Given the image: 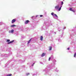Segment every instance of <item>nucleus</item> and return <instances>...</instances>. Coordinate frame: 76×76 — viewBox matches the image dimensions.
<instances>
[{
	"label": "nucleus",
	"instance_id": "nucleus-1",
	"mask_svg": "<svg viewBox=\"0 0 76 76\" xmlns=\"http://www.w3.org/2000/svg\"><path fill=\"white\" fill-rule=\"evenodd\" d=\"M55 9H58V11H60V10H61V7H60V8H59V5H58L57 6H56L55 7Z\"/></svg>",
	"mask_w": 76,
	"mask_h": 76
},
{
	"label": "nucleus",
	"instance_id": "nucleus-2",
	"mask_svg": "<svg viewBox=\"0 0 76 76\" xmlns=\"http://www.w3.org/2000/svg\"><path fill=\"white\" fill-rule=\"evenodd\" d=\"M15 22H16V19H13L11 21V23H15Z\"/></svg>",
	"mask_w": 76,
	"mask_h": 76
},
{
	"label": "nucleus",
	"instance_id": "nucleus-3",
	"mask_svg": "<svg viewBox=\"0 0 76 76\" xmlns=\"http://www.w3.org/2000/svg\"><path fill=\"white\" fill-rule=\"evenodd\" d=\"M14 42V40H13L12 41H11L10 42H8L7 44H11V43H12V42Z\"/></svg>",
	"mask_w": 76,
	"mask_h": 76
},
{
	"label": "nucleus",
	"instance_id": "nucleus-4",
	"mask_svg": "<svg viewBox=\"0 0 76 76\" xmlns=\"http://www.w3.org/2000/svg\"><path fill=\"white\" fill-rule=\"evenodd\" d=\"M29 22V20H26L25 21V23L26 24H27Z\"/></svg>",
	"mask_w": 76,
	"mask_h": 76
},
{
	"label": "nucleus",
	"instance_id": "nucleus-5",
	"mask_svg": "<svg viewBox=\"0 0 76 76\" xmlns=\"http://www.w3.org/2000/svg\"><path fill=\"white\" fill-rule=\"evenodd\" d=\"M40 39L41 41H42V40H43V37H42V36H41L40 37Z\"/></svg>",
	"mask_w": 76,
	"mask_h": 76
},
{
	"label": "nucleus",
	"instance_id": "nucleus-6",
	"mask_svg": "<svg viewBox=\"0 0 76 76\" xmlns=\"http://www.w3.org/2000/svg\"><path fill=\"white\" fill-rule=\"evenodd\" d=\"M49 51H50V50H51L52 49V47L51 46H50L49 47Z\"/></svg>",
	"mask_w": 76,
	"mask_h": 76
},
{
	"label": "nucleus",
	"instance_id": "nucleus-7",
	"mask_svg": "<svg viewBox=\"0 0 76 76\" xmlns=\"http://www.w3.org/2000/svg\"><path fill=\"white\" fill-rule=\"evenodd\" d=\"M45 53H43V54L41 56L42 57H44V56H45Z\"/></svg>",
	"mask_w": 76,
	"mask_h": 76
},
{
	"label": "nucleus",
	"instance_id": "nucleus-8",
	"mask_svg": "<svg viewBox=\"0 0 76 76\" xmlns=\"http://www.w3.org/2000/svg\"><path fill=\"white\" fill-rule=\"evenodd\" d=\"M31 39H30L29 40V41H28V44H29V43H30V42L31 41Z\"/></svg>",
	"mask_w": 76,
	"mask_h": 76
},
{
	"label": "nucleus",
	"instance_id": "nucleus-9",
	"mask_svg": "<svg viewBox=\"0 0 76 76\" xmlns=\"http://www.w3.org/2000/svg\"><path fill=\"white\" fill-rule=\"evenodd\" d=\"M11 27H14V26H16L15 25H12L11 26Z\"/></svg>",
	"mask_w": 76,
	"mask_h": 76
},
{
	"label": "nucleus",
	"instance_id": "nucleus-10",
	"mask_svg": "<svg viewBox=\"0 0 76 76\" xmlns=\"http://www.w3.org/2000/svg\"><path fill=\"white\" fill-rule=\"evenodd\" d=\"M13 32H14V30L13 29H12L11 30V32L12 34H13Z\"/></svg>",
	"mask_w": 76,
	"mask_h": 76
},
{
	"label": "nucleus",
	"instance_id": "nucleus-11",
	"mask_svg": "<svg viewBox=\"0 0 76 76\" xmlns=\"http://www.w3.org/2000/svg\"><path fill=\"white\" fill-rule=\"evenodd\" d=\"M54 15L55 16H56V18H58V16H57V15L56 14H54Z\"/></svg>",
	"mask_w": 76,
	"mask_h": 76
},
{
	"label": "nucleus",
	"instance_id": "nucleus-12",
	"mask_svg": "<svg viewBox=\"0 0 76 76\" xmlns=\"http://www.w3.org/2000/svg\"><path fill=\"white\" fill-rule=\"evenodd\" d=\"M69 10H70V11H72V8H69Z\"/></svg>",
	"mask_w": 76,
	"mask_h": 76
},
{
	"label": "nucleus",
	"instance_id": "nucleus-13",
	"mask_svg": "<svg viewBox=\"0 0 76 76\" xmlns=\"http://www.w3.org/2000/svg\"><path fill=\"white\" fill-rule=\"evenodd\" d=\"M12 76V74H9L8 75H7V76Z\"/></svg>",
	"mask_w": 76,
	"mask_h": 76
},
{
	"label": "nucleus",
	"instance_id": "nucleus-14",
	"mask_svg": "<svg viewBox=\"0 0 76 76\" xmlns=\"http://www.w3.org/2000/svg\"><path fill=\"white\" fill-rule=\"evenodd\" d=\"M76 53H75V54L74 55V57H76Z\"/></svg>",
	"mask_w": 76,
	"mask_h": 76
},
{
	"label": "nucleus",
	"instance_id": "nucleus-15",
	"mask_svg": "<svg viewBox=\"0 0 76 76\" xmlns=\"http://www.w3.org/2000/svg\"><path fill=\"white\" fill-rule=\"evenodd\" d=\"M51 15H52V16H53V15H54V12H52L51 13Z\"/></svg>",
	"mask_w": 76,
	"mask_h": 76
},
{
	"label": "nucleus",
	"instance_id": "nucleus-16",
	"mask_svg": "<svg viewBox=\"0 0 76 76\" xmlns=\"http://www.w3.org/2000/svg\"><path fill=\"white\" fill-rule=\"evenodd\" d=\"M10 41V39H7V42H9Z\"/></svg>",
	"mask_w": 76,
	"mask_h": 76
},
{
	"label": "nucleus",
	"instance_id": "nucleus-17",
	"mask_svg": "<svg viewBox=\"0 0 76 76\" xmlns=\"http://www.w3.org/2000/svg\"><path fill=\"white\" fill-rule=\"evenodd\" d=\"M50 60H51V58L50 57L49 58L48 61H50Z\"/></svg>",
	"mask_w": 76,
	"mask_h": 76
},
{
	"label": "nucleus",
	"instance_id": "nucleus-18",
	"mask_svg": "<svg viewBox=\"0 0 76 76\" xmlns=\"http://www.w3.org/2000/svg\"><path fill=\"white\" fill-rule=\"evenodd\" d=\"M64 3H63V1H62L61 2V4H62V5H63V4Z\"/></svg>",
	"mask_w": 76,
	"mask_h": 76
},
{
	"label": "nucleus",
	"instance_id": "nucleus-19",
	"mask_svg": "<svg viewBox=\"0 0 76 76\" xmlns=\"http://www.w3.org/2000/svg\"><path fill=\"white\" fill-rule=\"evenodd\" d=\"M40 17H42V16H43V15H40Z\"/></svg>",
	"mask_w": 76,
	"mask_h": 76
},
{
	"label": "nucleus",
	"instance_id": "nucleus-20",
	"mask_svg": "<svg viewBox=\"0 0 76 76\" xmlns=\"http://www.w3.org/2000/svg\"><path fill=\"white\" fill-rule=\"evenodd\" d=\"M72 12H75V10H72Z\"/></svg>",
	"mask_w": 76,
	"mask_h": 76
},
{
	"label": "nucleus",
	"instance_id": "nucleus-21",
	"mask_svg": "<svg viewBox=\"0 0 76 76\" xmlns=\"http://www.w3.org/2000/svg\"><path fill=\"white\" fill-rule=\"evenodd\" d=\"M29 75V73L27 74V75Z\"/></svg>",
	"mask_w": 76,
	"mask_h": 76
},
{
	"label": "nucleus",
	"instance_id": "nucleus-22",
	"mask_svg": "<svg viewBox=\"0 0 76 76\" xmlns=\"http://www.w3.org/2000/svg\"><path fill=\"white\" fill-rule=\"evenodd\" d=\"M70 49V48H67V50H68Z\"/></svg>",
	"mask_w": 76,
	"mask_h": 76
},
{
	"label": "nucleus",
	"instance_id": "nucleus-23",
	"mask_svg": "<svg viewBox=\"0 0 76 76\" xmlns=\"http://www.w3.org/2000/svg\"><path fill=\"white\" fill-rule=\"evenodd\" d=\"M34 64H35V63H33V64L32 65V66H34Z\"/></svg>",
	"mask_w": 76,
	"mask_h": 76
},
{
	"label": "nucleus",
	"instance_id": "nucleus-24",
	"mask_svg": "<svg viewBox=\"0 0 76 76\" xmlns=\"http://www.w3.org/2000/svg\"><path fill=\"white\" fill-rule=\"evenodd\" d=\"M33 17H34V16H33L32 17V18H33Z\"/></svg>",
	"mask_w": 76,
	"mask_h": 76
}]
</instances>
